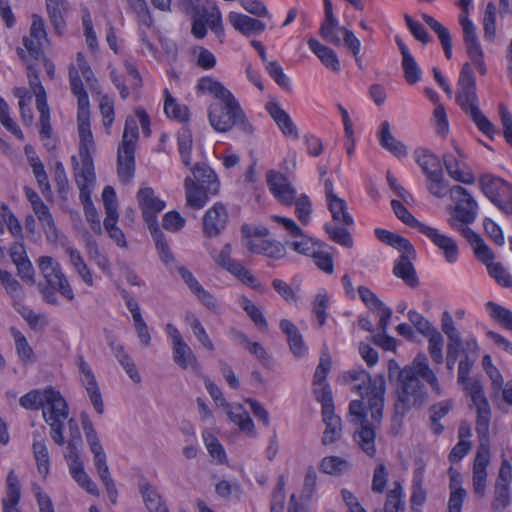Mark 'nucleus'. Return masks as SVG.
<instances>
[{
	"instance_id": "1",
	"label": "nucleus",
	"mask_w": 512,
	"mask_h": 512,
	"mask_svg": "<svg viewBox=\"0 0 512 512\" xmlns=\"http://www.w3.org/2000/svg\"><path fill=\"white\" fill-rule=\"evenodd\" d=\"M197 90L215 98L208 107V120L215 131L227 133L237 127L247 135L253 134L254 127L239 101L221 82L213 77H202L197 83Z\"/></svg>"
},
{
	"instance_id": "2",
	"label": "nucleus",
	"mask_w": 512,
	"mask_h": 512,
	"mask_svg": "<svg viewBox=\"0 0 512 512\" xmlns=\"http://www.w3.org/2000/svg\"><path fill=\"white\" fill-rule=\"evenodd\" d=\"M343 379L356 392L371 414L374 423L382 419L384 399L386 392V381L382 374L372 377L369 372L362 368H354L343 374Z\"/></svg>"
},
{
	"instance_id": "3",
	"label": "nucleus",
	"mask_w": 512,
	"mask_h": 512,
	"mask_svg": "<svg viewBox=\"0 0 512 512\" xmlns=\"http://www.w3.org/2000/svg\"><path fill=\"white\" fill-rule=\"evenodd\" d=\"M456 102L461 109L469 115L477 128L482 133L492 138L496 129L492 122L479 109L476 94V80L469 63H464L462 66L458 80Z\"/></svg>"
},
{
	"instance_id": "4",
	"label": "nucleus",
	"mask_w": 512,
	"mask_h": 512,
	"mask_svg": "<svg viewBox=\"0 0 512 512\" xmlns=\"http://www.w3.org/2000/svg\"><path fill=\"white\" fill-rule=\"evenodd\" d=\"M419 378L414 369L403 368L399 371L394 423L400 425L402 418L411 408H419L426 402L428 394Z\"/></svg>"
},
{
	"instance_id": "5",
	"label": "nucleus",
	"mask_w": 512,
	"mask_h": 512,
	"mask_svg": "<svg viewBox=\"0 0 512 512\" xmlns=\"http://www.w3.org/2000/svg\"><path fill=\"white\" fill-rule=\"evenodd\" d=\"M139 137L138 125L132 116L125 121L122 141L117 150V173L121 182L129 183L135 174V148Z\"/></svg>"
},
{
	"instance_id": "6",
	"label": "nucleus",
	"mask_w": 512,
	"mask_h": 512,
	"mask_svg": "<svg viewBox=\"0 0 512 512\" xmlns=\"http://www.w3.org/2000/svg\"><path fill=\"white\" fill-rule=\"evenodd\" d=\"M43 418L50 427V436L59 446H63L65 438L63 435L64 422L69 416V409L66 400L59 391L49 387V393L43 405Z\"/></svg>"
},
{
	"instance_id": "7",
	"label": "nucleus",
	"mask_w": 512,
	"mask_h": 512,
	"mask_svg": "<svg viewBox=\"0 0 512 512\" xmlns=\"http://www.w3.org/2000/svg\"><path fill=\"white\" fill-rule=\"evenodd\" d=\"M450 197L455 207L448 224L462 234V229H470L468 225L475 221L478 205L468 191L459 185L450 189Z\"/></svg>"
},
{
	"instance_id": "8",
	"label": "nucleus",
	"mask_w": 512,
	"mask_h": 512,
	"mask_svg": "<svg viewBox=\"0 0 512 512\" xmlns=\"http://www.w3.org/2000/svg\"><path fill=\"white\" fill-rule=\"evenodd\" d=\"M349 413L352 416H355L361 422L360 428L355 432L354 435L355 441L367 456L373 457L376 454L375 427L380 424L381 420L377 423H374L373 419L371 418V422H369L367 418L366 407L364 403L359 400H352L350 402Z\"/></svg>"
},
{
	"instance_id": "9",
	"label": "nucleus",
	"mask_w": 512,
	"mask_h": 512,
	"mask_svg": "<svg viewBox=\"0 0 512 512\" xmlns=\"http://www.w3.org/2000/svg\"><path fill=\"white\" fill-rule=\"evenodd\" d=\"M76 62V66L73 64L69 66L70 88L72 93L77 97L78 110H89V98L83 87L80 73L90 88L94 87V85L97 83V80L94 77L93 71L86 61L83 53H77Z\"/></svg>"
},
{
	"instance_id": "10",
	"label": "nucleus",
	"mask_w": 512,
	"mask_h": 512,
	"mask_svg": "<svg viewBox=\"0 0 512 512\" xmlns=\"http://www.w3.org/2000/svg\"><path fill=\"white\" fill-rule=\"evenodd\" d=\"M483 193L505 215H512V185L503 179L484 175L479 180Z\"/></svg>"
},
{
	"instance_id": "11",
	"label": "nucleus",
	"mask_w": 512,
	"mask_h": 512,
	"mask_svg": "<svg viewBox=\"0 0 512 512\" xmlns=\"http://www.w3.org/2000/svg\"><path fill=\"white\" fill-rule=\"evenodd\" d=\"M37 264L46 285L56 289L61 296L72 301L75 295L60 263L51 256H41Z\"/></svg>"
},
{
	"instance_id": "12",
	"label": "nucleus",
	"mask_w": 512,
	"mask_h": 512,
	"mask_svg": "<svg viewBox=\"0 0 512 512\" xmlns=\"http://www.w3.org/2000/svg\"><path fill=\"white\" fill-rule=\"evenodd\" d=\"M465 391L471 397L476 408L477 418L475 430L480 440H488L489 426L491 421V408L484 395V389L480 381L475 380L465 386Z\"/></svg>"
},
{
	"instance_id": "13",
	"label": "nucleus",
	"mask_w": 512,
	"mask_h": 512,
	"mask_svg": "<svg viewBox=\"0 0 512 512\" xmlns=\"http://www.w3.org/2000/svg\"><path fill=\"white\" fill-rule=\"evenodd\" d=\"M79 158L80 162L76 156H72L73 175L80 191V200L88 201L96 181L93 158L91 153L86 150L82 152V155H79Z\"/></svg>"
},
{
	"instance_id": "14",
	"label": "nucleus",
	"mask_w": 512,
	"mask_h": 512,
	"mask_svg": "<svg viewBox=\"0 0 512 512\" xmlns=\"http://www.w3.org/2000/svg\"><path fill=\"white\" fill-rule=\"evenodd\" d=\"M81 423L86 441L94 457L96 471L101 481H107L111 478V475L107 465V456L100 442L99 436L87 415H82Z\"/></svg>"
},
{
	"instance_id": "15",
	"label": "nucleus",
	"mask_w": 512,
	"mask_h": 512,
	"mask_svg": "<svg viewBox=\"0 0 512 512\" xmlns=\"http://www.w3.org/2000/svg\"><path fill=\"white\" fill-rule=\"evenodd\" d=\"M24 191L26 198L31 203L32 209L41 224L46 240L50 243L57 242L59 239V231L48 206L33 189L25 187Z\"/></svg>"
},
{
	"instance_id": "16",
	"label": "nucleus",
	"mask_w": 512,
	"mask_h": 512,
	"mask_svg": "<svg viewBox=\"0 0 512 512\" xmlns=\"http://www.w3.org/2000/svg\"><path fill=\"white\" fill-rule=\"evenodd\" d=\"M512 479V466L508 460H503L494 483L491 509L493 512H503L511 502L510 483Z\"/></svg>"
},
{
	"instance_id": "17",
	"label": "nucleus",
	"mask_w": 512,
	"mask_h": 512,
	"mask_svg": "<svg viewBox=\"0 0 512 512\" xmlns=\"http://www.w3.org/2000/svg\"><path fill=\"white\" fill-rule=\"evenodd\" d=\"M441 330L447 336L446 366L449 371L454 369L455 363L462 353L464 340L460 331L455 326L453 318L448 311H444L441 317Z\"/></svg>"
},
{
	"instance_id": "18",
	"label": "nucleus",
	"mask_w": 512,
	"mask_h": 512,
	"mask_svg": "<svg viewBox=\"0 0 512 512\" xmlns=\"http://www.w3.org/2000/svg\"><path fill=\"white\" fill-rule=\"evenodd\" d=\"M232 247L229 243H226L221 251L217 255H213V252H210L211 256L214 258L215 263L221 268L228 271L230 274L238 278L246 285L256 286L257 279L256 277L247 270L240 262L233 260L231 258Z\"/></svg>"
},
{
	"instance_id": "19",
	"label": "nucleus",
	"mask_w": 512,
	"mask_h": 512,
	"mask_svg": "<svg viewBox=\"0 0 512 512\" xmlns=\"http://www.w3.org/2000/svg\"><path fill=\"white\" fill-rule=\"evenodd\" d=\"M137 201L149 230L158 227L157 214L165 208V202L156 197L154 190L150 187L139 189L137 192Z\"/></svg>"
},
{
	"instance_id": "20",
	"label": "nucleus",
	"mask_w": 512,
	"mask_h": 512,
	"mask_svg": "<svg viewBox=\"0 0 512 512\" xmlns=\"http://www.w3.org/2000/svg\"><path fill=\"white\" fill-rule=\"evenodd\" d=\"M77 366L81 374L82 385L89 396L91 404L98 414H103L104 403L102 394L90 365L84 360L83 356L79 355L77 357Z\"/></svg>"
},
{
	"instance_id": "21",
	"label": "nucleus",
	"mask_w": 512,
	"mask_h": 512,
	"mask_svg": "<svg viewBox=\"0 0 512 512\" xmlns=\"http://www.w3.org/2000/svg\"><path fill=\"white\" fill-rule=\"evenodd\" d=\"M228 212L224 204L217 202L203 216V234L207 238L219 236L225 229Z\"/></svg>"
},
{
	"instance_id": "22",
	"label": "nucleus",
	"mask_w": 512,
	"mask_h": 512,
	"mask_svg": "<svg viewBox=\"0 0 512 512\" xmlns=\"http://www.w3.org/2000/svg\"><path fill=\"white\" fill-rule=\"evenodd\" d=\"M266 178L273 196L283 205L291 206L296 198V190L287 178L273 170L267 172Z\"/></svg>"
},
{
	"instance_id": "23",
	"label": "nucleus",
	"mask_w": 512,
	"mask_h": 512,
	"mask_svg": "<svg viewBox=\"0 0 512 512\" xmlns=\"http://www.w3.org/2000/svg\"><path fill=\"white\" fill-rule=\"evenodd\" d=\"M461 355H463V358L459 361L458 365V383L465 387L468 383H471L468 376L479 356V345L474 336L468 335L466 337L463 342Z\"/></svg>"
},
{
	"instance_id": "24",
	"label": "nucleus",
	"mask_w": 512,
	"mask_h": 512,
	"mask_svg": "<svg viewBox=\"0 0 512 512\" xmlns=\"http://www.w3.org/2000/svg\"><path fill=\"white\" fill-rule=\"evenodd\" d=\"M401 253V256L395 262L393 273L396 277L402 279L409 287H417L419 279L412 263L416 258V251L412 246Z\"/></svg>"
},
{
	"instance_id": "25",
	"label": "nucleus",
	"mask_w": 512,
	"mask_h": 512,
	"mask_svg": "<svg viewBox=\"0 0 512 512\" xmlns=\"http://www.w3.org/2000/svg\"><path fill=\"white\" fill-rule=\"evenodd\" d=\"M422 234L427 236L435 246L444 254L449 263H454L458 258V245L454 239L442 234L438 229L431 226H422Z\"/></svg>"
},
{
	"instance_id": "26",
	"label": "nucleus",
	"mask_w": 512,
	"mask_h": 512,
	"mask_svg": "<svg viewBox=\"0 0 512 512\" xmlns=\"http://www.w3.org/2000/svg\"><path fill=\"white\" fill-rule=\"evenodd\" d=\"M228 22L236 31L246 37L259 35L266 30V24L263 21L237 12L229 13Z\"/></svg>"
},
{
	"instance_id": "27",
	"label": "nucleus",
	"mask_w": 512,
	"mask_h": 512,
	"mask_svg": "<svg viewBox=\"0 0 512 512\" xmlns=\"http://www.w3.org/2000/svg\"><path fill=\"white\" fill-rule=\"evenodd\" d=\"M457 156L452 153H446L443 155V163L446 171L451 178L464 184H472L475 181L473 174L470 171L462 169L463 163L460 159L465 156L458 147H455Z\"/></svg>"
},
{
	"instance_id": "28",
	"label": "nucleus",
	"mask_w": 512,
	"mask_h": 512,
	"mask_svg": "<svg viewBox=\"0 0 512 512\" xmlns=\"http://www.w3.org/2000/svg\"><path fill=\"white\" fill-rule=\"evenodd\" d=\"M67 461L70 474L77 484L85 489L89 494L99 496V489L95 482L84 471L83 461L80 456L64 457Z\"/></svg>"
},
{
	"instance_id": "29",
	"label": "nucleus",
	"mask_w": 512,
	"mask_h": 512,
	"mask_svg": "<svg viewBox=\"0 0 512 512\" xmlns=\"http://www.w3.org/2000/svg\"><path fill=\"white\" fill-rule=\"evenodd\" d=\"M266 110L271 118L275 121L284 136L291 137L293 139L299 138L297 127L295 126L289 114L281 108L279 103L268 102L266 104Z\"/></svg>"
},
{
	"instance_id": "30",
	"label": "nucleus",
	"mask_w": 512,
	"mask_h": 512,
	"mask_svg": "<svg viewBox=\"0 0 512 512\" xmlns=\"http://www.w3.org/2000/svg\"><path fill=\"white\" fill-rule=\"evenodd\" d=\"M186 203L194 209L203 208L212 193L208 192L204 184H197L191 177L184 180Z\"/></svg>"
},
{
	"instance_id": "31",
	"label": "nucleus",
	"mask_w": 512,
	"mask_h": 512,
	"mask_svg": "<svg viewBox=\"0 0 512 512\" xmlns=\"http://www.w3.org/2000/svg\"><path fill=\"white\" fill-rule=\"evenodd\" d=\"M462 235L472 246L474 254L479 261L484 263L486 267L493 262L495 258L494 252L479 234L472 229H462Z\"/></svg>"
},
{
	"instance_id": "32",
	"label": "nucleus",
	"mask_w": 512,
	"mask_h": 512,
	"mask_svg": "<svg viewBox=\"0 0 512 512\" xmlns=\"http://www.w3.org/2000/svg\"><path fill=\"white\" fill-rule=\"evenodd\" d=\"M404 368H411L417 371V376L422 378L436 395L440 396L442 394V388L439 384L438 377L430 368L425 355H418L413 360L411 366H405Z\"/></svg>"
},
{
	"instance_id": "33",
	"label": "nucleus",
	"mask_w": 512,
	"mask_h": 512,
	"mask_svg": "<svg viewBox=\"0 0 512 512\" xmlns=\"http://www.w3.org/2000/svg\"><path fill=\"white\" fill-rule=\"evenodd\" d=\"M21 497V486L14 470L6 478V497L2 499L3 512H20L17 505Z\"/></svg>"
},
{
	"instance_id": "34",
	"label": "nucleus",
	"mask_w": 512,
	"mask_h": 512,
	"mask_svg": "<svg viewBox=\"0 0 512 512\" xmlns=\"http://www.w3.org/2000/svg\"><path fill=\"white\" fill-rule=\"evenodd\" d=\"M414 157L426 178L443 173L440 159L428 149L419 148L414 151Z\"/></svg>"
},
{
	"instance_id": "35",
	"label": "nucleus",
	"mask_w": 512,
	"mask_h": 512,
	"mask_svg": "<svg viewBox=\"0 0 512 512\" xmlns=\"http://www.w3.org/2000/svg\"><path fill=\"white\" fill-rule=\"evenodd\" d=\"M193 180L197 184H204L208 192L216 195L220 189V182L216 173L205 163H197L191 168Z\"/></svg>"
},
{
	"instance_id": "36",
	"label": "nucleus",
	"mask_w": 512,
	"mask_h": 512,
	"mask_svg": "<svg viewBox=\"0 0 512 512\" xmlns=\"http://www.w3.org/2000/svg\"><path fill=\"white\" fill-rule=\"evenodd\" d=\"M378 138L381 146L394 156L401 158L407 155L406 146L392 135L388 121L381 123Z\"/></svg>"
},
{
	"instance_id": "37",
	"label": "nucleus",
	"mask_w": 512,
	"mask_h": 512,
	"mask_svg": "<svg viewBox=\"0 0 512 512\" xmlns=\"http://www.w3.org/2000/svg\"><path fill=\"white\" fill-rule=\"evenodd\" d=\"M280 329L287 336L289 347L292 353L296 357L303 356L307 348L298 328L290 320L282 319L280 321Z\"/></svg>"
},
{
	"instance_id": "38",
	"label": "nucleus",
	"mask_w": 512,
	"mask_h": 512,
	"mask_svg": "<svg viewBox=\"0 0 512 512\" xmlns=\"http://www.w3.org/2000/svg\"><path fill=\"white\" fill-rule=\"evenodd\" d=\"M309 48L319 58L323 65L334 72L341 69L340 61L337 54L329 47L321 44L318 40L310 38L308 40Z\"/></svg>"
},
{
	"instance_id": "39",
	"label": "nucleus",
	"mask_w": 512,
	"mask_h": 512,
	"mask_svg": "<svg viewBox=\"0 0 512 512\" xmlns=\"http://www.w3.org/2000/svg\"><path fill=\"white\" fill-rule=\"evenodd\" d=\"M173 361L182 369L191 367L197 371L200 368L195 354L184 340L173 345Z\"/></svg>"
},
{
	"instance_id": "40",
	"label": "nucleus",
	"mask_w": 512,
	"mask_h": 512,
	"mask_svg": "<svg viewBox=\"0 0 512 512\" xmlns=\"http://www.w3.org/2000/svg\"><path fill=\"white\" fill-rule=\"evenodd\" d=\"M46 9L50 23L61 34L65 27L64 15L69 9L67 0H46Z\"/></svg>"
},
{
	"instance_id": "41",
	"label": "nucleus",
	"mask_w": 512,
	"mask_h": 512,
	"mask_svg": "<svg viewBox=\"0 0 512 512\" xmlns=\"http://www.w3.org/2000/svg\"><path fill=\"white\" fill-rule=\"evenodd\" d=\"M323 422L325 423V430L321 442L323 445H331L338 441L342 435V421L339 416H336L334 412L327 415H322Z\"/></svg>"
},
{
	"instance_id": "42",
	"label": "nucleus",
	"mask_w": 512,
	"mask_h": 512,
	"mask_svg": "<svg viewBox=\"0 0 512 512\" xmlns=\"http://www.w3.org/2000/svg\"><path fill=\"white\" fill-rule=\"evenodd\" d=\"M110 347L115 357L117 358L118 362L126 371L130 379L135 383H139L141 381V376L137 371L133 359L124 351L123 346L112 342L110 343Z\"/></svg>"
},
{
	"instance_id": "43",
	"label": "nucleus",
	"mask_w": 512,
	"mask_h": 512,
	"mask_svg": "<svg viewBox=\"0 0 512 512\" xmlns=\"http://www.w3.org/2000/svg\"><path fill=\"white\" fill-rule=\"evenodd\" d=\"M319 469L324 474L339 476L351 469L350 462L339 456L324 457L319 465Z\"/></svg>"
},
{
	"instance_id": "44",
	"label": "nucleus",
	"mask_w": 512,
	"mask_h": 512,
	"mask_svg": "<svg viewBox=\"0 0 512 512\" xmlns=\"http://www.w3.org/2000/svg\"><path fill=\"white\" fill-rule=\"evenodd\" d=\"M140 492L143 496L145 505L150 512H169L167 506L163 503L161 496L149 483H142L140 485Z\"/></svg>"
},
{
	"instance_id": "45",
	"label": "nucleus",
	"mask_w": 512,
	"mask_h": 512,
	"mask_svg": "<svg viewBox=\"0 0 512 512\" xmlns=\"http://www.w3.org/2000/svg\"><path fill=\"white\" fill-rule=\"evenodd\" d=\"M69 439L67 440V451L64 457L78 456L82 448V435L77 421L74 418L68 420Z\"/></svg>"
},
{
	"instance_id": "46",
	"label": "nucleus",
	"mask_w": 512,
	"mask_h": 512,
	"mask_svg": "<svg viewBox=\"0 0 512 512\" xmlns=\"http://www.w3.org/2000/svg\"><path fill=\"white\" fill-rule=\"evenodd\" d=\"M327 204L335 222L344 226H350L353 224V218L348 213L347 203L344 199L337 197L328 201Z\"/></svg>"
},
{
	"instance_id": "47",
	"label": "nucleus",
	"mask_w": 512,
	"mask_h": 512,
	"mask_svg": "<svg viewBox=\"0 0 512 512\" xmlns=\"http://www.w3.org/2000/svg\"><path fill=\"white\" fill-rule=\"evenodd\" d=\"M150 232L155 242L156 249L158 251L161 261L166 266L175 264L176 259L164 237L163 232L159 229V227H154V229L150 230Z\"/></svg>"
},
{
	"instance_id": "48",
	"label": "nucleus",
	"mask_w": 512,
	"mask_h": 512,
	"mask_svg": "<svg viewBox=\"0 0 512 512\" xmlns=\"http://www.w3.org/2000/svg\"><path fill=\"white\" fill-rule=\"evenodd\" d=\"M404 490L400 482H394L393 488L388 492L384 512H403L405 509Z\"/></svg>"
},
{
	"instance_id": "49",
	"label": "nucleus",
	"mask_w": 512,
	"mask_h": 512,
	"mask_svg": "<svg viewBox=\"0 0 512 512\" xmlns=\"http://www.w3.org/2000/svg\"><path fill=\"white\" fill-rule=\"evenodd\" d=\"M165 102H164V112L165 114L172 119L178 120L180 122L186 121L188 119V108L186 106L180 105L177 103L176 99L172 97L168 89L164 90Z\"/></svg>"
},
{
	"instance_id": "50",
	"label": "nucleus",
	"mask_w": 512,
	"mask_h": 512,
	"mask_svg": "<svg viewBox=\"0 0 512 512\" xmlns=\"http://www.w3.org/2000/svg\"><path fill=\"white\" fill-rule=\"evenodd\" d=\"M185 320L191 327L195 337L202 344V346L206 348L208 351L213 352L215 350L214 344L211 341L209 335L207 334L205 328L201 324L200 320L193 313L190 312L186 314Z\"/></svg>"
},
{
	"instance_id": "51",
	"label": "nucleus",
	"mask_w": 512,
	"mask_h": 512,
	"mask_svg": "<svg viewBox=\"0 0 512 512\" xmlns=\"http://www.w3.org/2000/svg\"><path fill=\"white\" fill-rule=\"evenodd\" d=\"M49 393V387L45 389H35L32 390L25 395H23L19 399V404L27 409V410H38L42 409L44 405V401H46L47 395Z\"/></svg>"
},
{
	"instance_id": "52",
	"label": "nucleus",
	"mask_w": 512,
	"mask_h": 512,
	"mask_svg": "<svg viewBox=\"0 0 512 512\" xmlns=\"http://www.w3.org/2000/svg\"><path fill=\"white\" fill-rule=\"evenodd\" d=\"M486 309L488 310L490 317L498 322L507 330L512 331V311L504 306H501L493 301L486 303Z\"/></svg>"
},
{
	"instance_id": "53",
	"label": "nucleus",
	"mask_w": 512,
	"mask_h": 512,
	"mask_svg": "<svg viewBox=\"0 0 512 512\" xmlns=\"http://www.w3.org/2000/svg\"><path fill=\"white\" fill-rule=\"evenodd\" d=\"M375 234L381 242L396 248L400 252L413 246L408 239L385 229L377 228Z\"/></svg>"
},
{
	"instance_id": "54",
	"label": "nucleus",
	"mask_w": 512,
	"mask_h": 512,
	"mask_svg": "<svg viewBox=\"0 0 512 512\" xmlns=\"http://www.w3.org/2000/svg\"><path fill=\"white\" fill-rule=\"evenodd\" d=\"M341 28L342 27H339L335 16H332L331 18L325 17V20L320 27L319 33L321 37L327 42L334 45H340L341 39L339 33L341 32Z\"/></svg>"
},
{
	"instance_id": "55",
	"label": "nucleus",
	"mask_w": 512,
	"mask_h": 512,
	"mask_svg": "<svg viewBox=\"0 0 512 512\" xmlns=\"http://www.w3.org/2000/svg\"><path fill=\"white\" fill-rule=\"evenodd\" d=\"M34 458L40 474L46 476L49 472V452L44 440L34 439L33 445Z\"/></svg>"
},
{
	"instance_id": "56",
	"label": "nucleus",
	"mask_w": 512,
	"mask_h": 512,
	"mask_svg": "<svg viewBox=\"0 0 512 512\" xmlns=\"http://www.w3.org/2000/svg\"><path fill=\"white\" fill-rule=\"evenodd\" d=\"M391 206L400 221L412 228H416L420 233L422 232L421 227L426 226V224L418 221L400 201L392 200Z\"/></svg>"
},
{
	"instance_id": "57",
	"label": "nucleus",
	"mask_w": 512,
	"mask_h": 512,
	"mask_svg": "<svg viewBox=\"0 0 512 512\" xmlns=\"http://www.w3.org/2000/svg\"><path fill=\"white\" fill-rule=\"evenodd\" d=\"M324 229L333 242L344 247H352L353 240L346 228L326 223Z\"/></svg>"
},
{
	"instance_id": "58",
	"label": "nucleus",
	"mask_w": 512,
	"mask_h": 512,
	"mask_svg": "<svg viewBox=\"0 0 512 512\" xmlns=\"http://www.w3.org/2000/svg\"><path fill=\"white\" fill-rule=\"evenodd\" d=\"M428 338V351L429 354L436 364L443 362V344L444 338L442 334L437 330L434 333L427 336Z\"/></svg>"
},
{
	"instance_id": "59",
	"label": "nucleus",
	"mask_w": 512,
	"mask_h": 512,
	"mask_svg": "<svg viewBox=\"0 0 512 512\" xmlns=\"http://www.w3.org/2000/svg\"><path fill=\"white\" fill-rule=\"evenodd\" d=\"M10 333L15 341L16 351L22 361H29L32 359L33 350L30 347L26 337L16 328L12 327Z\"/></svg>"
},
{
	"instance_id": "60",
	"label": "nucleus",
	"mask_w": 512,
	"mask_h": 512,
	"mask_svg": "<svg viewBox=\"0 0 512 512\" xmlns=\"http://www.w3.org/2000/svg\"><path fill=\"white\" fill-rule=\"evenodd\" d=\"M227 414L229 419L238 425L242 431L251 432L253 430L254 423L249 413L242 406H238L234 410H228Z\"/></svg>"
},
{
	"instance_id": "61",
	"label": "nucleus",
	"mask_w": 512,
	"mask_h": 512,
	"mask_svg": "<svg viewBox=\"0 0 512 512\" xmlns=\"http://www.w3.org/2000/svg\"><path fill=\"white\" fill-rule=\"evenodd\" d=\"M496 6L493 2H489L486 6L483 26H484V37L491 41L496 35Z\"/></svg>"
},
{
	"instance_id": "62",
	"label": "nucleus",
	"mask_w": 512,
	"mask_h": 512,
	"mask_svg": "<svg viewBox=\"0 0 512 512\" xmlns=\"http://www.w3.org/2000/svg\"><path fill=\"white\" fill-rule=\"evenodd\" d=\"M426 187L428 191L437 198H443L448 193L450 194L449 185L444 178V173L427 178Z\"/></svg>"
},
{
	"instance_id": "63",
	"label": "nucleus",
	"mask_w": 512,
	"mask_h": 512,
	"mask_svg": "<svg viewBox=\"0 0 512 512\" xmlns=\"http://www.w3.org/2000/svg\"><path fill=\"white\" fill-rule=\"evenodd\" d=\"M329 296L325 291H320L314 298L312 303V311L320 326L326 322Z\"/></svg>"
},
{
	"instance_id": "64",
	"label": "nucleus",
	"mask_w": 512,
	"mask_h": 512,
	"mask_svg": "<svg viewBox=\"0 0 512 512\" xmlns=\"http://www.w3.org/2000/svg\"><path fill=\"white\" fill-rule=\"evenodd\" d=\"M487 269L489 275L493 277L498 284L507 288L512 286V276L501 263L492 262L488 264Z\"/></svg>"
}]
</instances>
